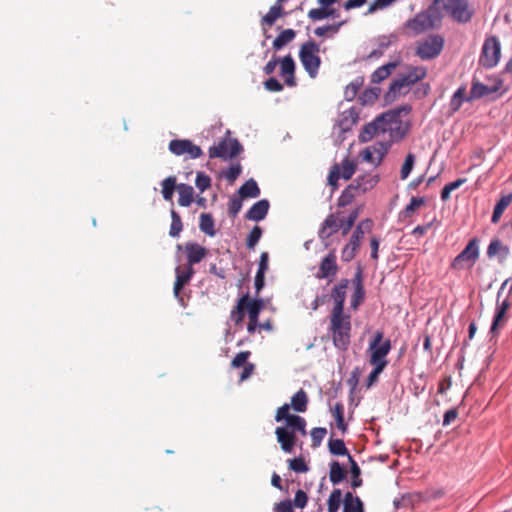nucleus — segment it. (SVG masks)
Returning a JSON list of instances; mask_svg holds the SVG:
<instances>
[{
    "mask_svg": "<svg viewBox=\"0 0 512 512\" xmlns=\"http://www.w3.org/2000/svg\"><path fill=\"white\" fill-rule=\"evenodd\" d=\"M380 181L377 173L367 172L358 175L341 193L338 198V206L349 205L356 197L371 191Z\"/></svg>",
    "mask_w": 512,
    "mask_h": 512,
    "instance_id": "2",
    "label": "nucleus"
},
{
    "mask_svg": "<svg viewBox=\"0 0 512 512\" xmlns=\"http://www.w3.org/2000/svg\"><path fill=\"white\" fill-rule=\"evenodd\" d=\"M185 253L187 255V265L193 266L201 262L207 255L208 251L205 247L198 243L188 242L184 246Z\"/></svg>",
    "mask_w": 512,
    "mask_h": 512,
    "instance_id": "19",
    "label": "nucleus"
},
{
    "mask_svg": "<svg viewBox=\"0 0 512 512\" xmlns=\"http://www.w3.org/2000/svg\"><path fill=\"white\" fill-rule=\"evenodd\" d=\"M169 151L176 156H185L188 159H197L203 152L200 146L189 139H174L169 142Z\"/></svg>",
    "mask_w": 512,
    "mask_h": 512,
    "instance_id": "12",
    "label": "nucleus"
},
{
    "mask_svg": "<svg viewBox=\"0 0 512 512\" xmlns=\"http://www.w3.org/2000/svg\"><path fill=\"white\" fill-rule=\"evenodd\" d=\"M171 220L172 221H171L169 235L172 237H177L183 229V224H182L181 217L175 210H171Z\"/></svg>",
    "mask_w": 512,
    "mask_h": 512,
    "instance_id": "51",
    "label": "nucleus"
},
{
    "mask_svg": "<svg viewBox=\"0 0 512 512\" xmlns=\"http://www.w3.org/2000/svg\"><path fill=\"white\" fill-rule=\"evenodd\" d=\"M296 37V31L293 29H285L283 30L273 41L272 47L274 50L278 51L282 49L285 45L292 42Z\"/></svg>",
    "mask_w": 512,
    "mask_h": 512,
    "instance_id": "31",
    "label": "nucleus"
},
{
    "mask_svg": "<svg viewBox=\"0 0 512 512\" xmlns=\"http://www.w3.org/2000/svg\"><path fill=\"white\" fill-rule=\"evenodd\" d=\"M248 300L249 294L247 293L239 298L237 305L231 311L230 318L236 325L241 324L244 320Z\"/></svg>",
    "mask_w": 512,
    "mask_h": 512,
    "instance_id": "25",
    "label": "nucleus"
},
{
    "mask_svg": "<svg viewBox=\"0 0 512 512\" xmlns=\"http://www.w3.org/2000/svg\"><path fill=\"white\" fill-rule=\"evenodd\" d=\"M269 207L270 204L268 200H259L258 202L254 203L252 207L247 211L245 217L248 220L261 221L266 217Z\"/></svg>",
    "mask_w": 512,
    "mask_h": 512,
    "instance_id": "23",
    "label": "nucleus"
},
{
    "mask_svg": "<svg viewBox=\"0 0 512 512\" xmlns=\"http://www.w3.org/2000/svg\"><path fill=\"white\" fill-rule=\"evenodd\" d=\"M479 257V245L476 238L471 239L466 247L452 261L451 268L462 269L464 263L473 265Z\"/></svg>",
    "mask_w": 512,
    "mask_h": 512,
    "instance_id": "13",
    "label": "nucleus"
},
{
    "mask_svg": "<svg viewBox=\"0 0 512 512\" xmlns=\"http://www.w3.org/2000/svg\"><path fill=\"white\" fill-rule=\"evenodd\" d=\"M242 151V146L237 139L224 138L209 148L210 158H221L223 160L236 157Z\"/></svg>",
    "mask_w": 512,
    "mask_h": 512,
    "instance_id": "10",
    "label": "nucleus"
},
{
    "mask_svg": "<svg viewBox=\"0 0 512 512\" xmlns=\"http://www.w3.org/2000/svg\"><path fill=\"white\" fill-rule=\"evenodd\" d=\"M286 422V428H288L290 431H293L294 434L296 431H299L302 435H306V421L303 417L292 415Z\"/></svg>",
    "mask_w": 512,
    "mask_h": 512,
    "instance_id": "38",
    "label": "nucleus"
},
{
    "mask_svg": "<svg viewBox=\"0 0 512 512\" xmlns=\"http://www.w3.org/2000/svg\"><path fill=\"white\" fill-rule=\"evenodd\" d=\"M308 18L312 21H321L323 19H326L328 17H335L336 16V10H327L323 7L319 8H313L308 11L307 14Z\"/></svg>",
    "mask_w": 512,
    "mask_h": 512,
    "instance_id": "44",
    "label": "nucleus"
},
{
    "mask_svg": "<svg viewBox=\"0 0 512 512\" xmlns=\"http://www.w3.org/2000/svg\"><path fill=\"white\" fill-rule=\"evenodd\" d=\"M373 366V370L370 372L367 378V387H371L375 382H377L379 375L385 369V366L371 364Z\"/></svg>",
    "mask_w": 512,
    "mask_h": 512,
    "instance_id": "61",
    "label": "nucleus"
},
{
    "mask_svg": "<svg viewBox=\"0 0 512 512\" xmlns=\"http://www.w3.org/2000/svg\"><path fill=\"white\" fill-rule=\"evenodd\" d=\"M241 172H242L241 165L240 164H234L225 172V178L230 183H233L239 177Z\"/></svg>",
    "mask_w": 512,
    "mask_h": 512,
    "instance_id": "62",
    "label": "nucleus"
},
{
    "mask_svg": "<svg viewBox=\"0 0 512 512\" xmlns=\"http://www.w3.org/2000/svg\"><path fill=\"white\" fill-rule=\"evenodd\" d=\"M162 186V196L166 201H171L174 190L177 189L176 184V177L175 176H169L166 179H164L161 183Z\"/></svg>",
    "mask_w": 512,
    "mask_h": 512,
    "instance_id": "41",
    "label": "nucleus"
},
{
    "mask_svg": "<svg viewBox=\"0 0 512 512\" xmlns=\"http://www.w3.org/2000/svg\"><path fill=\"white\" fill-rule=\"evenodd\" d=\"M364 297H365L364 288L359 287L358 289H354V293L352 295V300H351V307L353 309H357L358 306L363 302Z\"/></svg>",
    "mask_w": 512,
    "mask_h": 512,
    "instance_id": "63",
    "label": "nucleus"
},
{
    "mask_svg": "<svg viewBox=\"0 0 512 512\" xmlns=\"http://www.w3.org/2000/svg\"><path fill=\"white\" fill-rule=\"evenodd\" d=\"M343 512H364V507L359 497H354L351 492H347L343 499Z\"/></svg>",
    "mask_w": 512,
    "mask_h": 512,
    "instance_id": "27",
    "label": "nucleus"
},
{
    "mask_svg": "<svg viewBox=\"0 0 512 512\" xmlns=\"http://www.w3.org/2000/svg\"><path fill=\"white\" fill-rule=\"evenodd\" d=\"M501 56V45L497 37L491 36L485 39L479 63L485 68L495 67Z\"/></svg>",
    "mask_w": 512,
    "mask_h": 512,
    "instance_id": "9",
    "label": "nucleus"
},
{
    "mask_svg": "<svg viewBox=\"0 0 512 512\" xmlns=\"http://www.w3.org/2000/svg\"><path fill=\"white\" fill-rule=\"evenodd\" d=\"M357 170V163L354 159L345 157L340 163H334L329 171L327 181L333 190L338 188L340 179L350 180Z\"/></svg>",
    "mask_w": 512,
    "mask_h": 512,
    "instance_id": "8",
    "label": "nucleus"
},
{
    "mask_svg": "<svg viewBox=\"0 0 512 512\" xmlns=\"http://www.w3.org/2000/svg\"><path fill=\"white\" fill-rule=\"evenodd\" d=\"M275 434L282 450L286 453H291L297 441V437L293 431L285 427H277Z\"/></svg>",
    "mask_w": 512,
    "mask_h": 512,
    "instance_id": "20",
    "label": "nucleus"
},
{
    "mask_svg": "<svg viewBox=\"0 0 512 512\" xmlns=\"http://www.w3.org/2000/svg\"><path fill=\"white\" fill-rule=\"evenodd\" d=\"M289 468L297 473L308 471V466L302 458H294L289 460Z\"/></svg>",
    "mask_w": 512,
    "mask_h": 512,
    "instance_id": "59",
    "label": "nucleus"
},
{
    "mask_svg": "<svg viewBox=\"0 0 512 512\" xmlns=\"http://www.w3.org/2000/svg\"><path fill=\"white\" fill-rule=\"evenodd\" d=\"M379 92H380V90L378 88L367 89L363 92L360 99L363 104H367V103L372 104L378 99Z\"/></svg>",
    "mask_w": 512,
    "mask_h": 512,
    "instance_id": "58",
    "label": "nucleus"
},
{
    "mask_svg": "<svg viewBox=\"0 0 512 512\" xmlns=\"http://www.w3.org/2000/svg\"><path fill=\"white\" fill-rule=\"evenodd\" d=\"M373 221L371 219L362 220L353 231L350 241L345 245L341 252V258L345 262H350L359 250L365 233L371 232Z\"/></svg>",
    "mask_w": 512,
    "mask_h": 512,
    "instance_id": "6",
    "label": "nucleus"
},
{
    "mask_svg": "<svg viewBox=\"0 0 512 512\" xmlns=\"http://www.w3.org/2000/svg\"><path fill=\"white\" fill-rule=\"evenodd\" d=\"M177 190L179 193L178 203L180 206L188 207L193 202L194 189L187 184H178Z\"/></svg>",
    "mask_w": 512,
    "mask_h": 512,
    "instance_id": "29",
    "label": "nucleus"
},
{
    "mask_svg": "<svg viewBox=\"0 0 512 512\" xmlns=\"http://www.w3.org/2000/svg\"><path fill=\"white\" fill-rule=\"evenodd\" d=\"M262 236V229L260 226H254L247 236L246 246L249 249H254Z\"/></svg>",
    "mask_w": 512,
    "mask_h": 512,
    "instance_id": "53",
    "label": "nucleus"
},
{
    "mask_svg": "<svg viewBox=\"0 0 512 512\" xmlns=\"http://www.w3.org/2000/svg\"><path fill=\"white\" fill-rule=\"evenodd\" d=\"M342 501V492L340 489L335 488L329 495L327 501L328 512H338Z\"/></svg>",
    "mask_w": 512,
    "mask_h": 512,
    "instance_id": "47",
    "label": "nucleus"
},
{
    "mask_svg": "<svg viewBox=\"0 0 512 512\" xmlns=\"http://www.w3.org/2000/svg\"><path fill=\"white\" fill-rule=\"evenodd\" d=\"M362 85H363V79L360 77H357L352 82H350L346 86L345 92H344L346 100L352 101L356 97V95Z\"/></svg>",
    "mask_w": 512,
    "mask_h": 512,
    "instance_id": "48",
    "label": "nucleus"
},
{
    "mask_svg": "<svg viewBox=\"0 0 512 512\" xmlns=\"http://www.w3.org/2000/svg\"><path fill=\"white\" fill-rule=\"evenodd\" d=\"M286 12L284 11L283 7L279 4H274L270 7L268 13L264 15L261 19V25L262 27L268 26L271 27L274 25L276 20L282 16H284Z\"/></svg>",
    "mask_w": 512,
    "mask_h": 512,
    "instance_id": "26",
    "label": "nucleus"
},
{
    "mask_svg": "<svg viewBox=\"0 0 512 512\" xmlns=\"http://www.w3.org/2000/svg\"><path fill=\"white\" fill-rule=\"evenodd\" d=\"M280 74L287 86L294 87L296 85L295 62L290 54L280 61Z\"/></svg>",
    "mask_w": 512,
    "mask_h": 512,
    "instance_id": "18",
    "label": "nucleus"
},
{
    "mask_svg": "<svg viewBox=\"0 0 512 512\" xmlns=\"http://www.w3.org/2000/svg\"><path fill=\"white\" fill-rule=\"evenodd\" d=\"M263 308L261 299H251L247 301L246 311L248 313L249 321L258 322V317Z\"/></svg>",
    "mask_w": 512,
    "mask_h": 512,
    "instance_id": "34",
    "label": "nucleus"
},
{
    "mask_svg": "<svg viewBox=\"0 0 512 512\" xmlns=\"http://www.w3.org/2000/svg\"><path fill=\"white\" fill-rule=\"evenodd\" d=\"M411 110L408 106L399 107L385 113H382L374 121L366 124L362 129L359 139L361 142H369L374 137L383 136L388 134V139L391 141H400L406 134V129L403 127L401 120V113H409Z\"/></svg>",
    "mask_w": 512,
    "mask_h": 512,
    "instance_id": "1",
    "label": "nucleus"
},
{
    "mask_svg": "<svg viewBox=\"0 0 512 512\" xmlns=\"http://www.w3.org/2000/svg\"><path fill=\"white\" fill-rule=\"evenodd\" d=\"M390 350L391 341L389 339L384 340V333L382 331H376L369 342V363L386 367L388 364L386 357Z\"/></svg>",
    "mask_w": 512,
    "mask_h": 512,
    "instance_id": "7",
    "label": "nucleus"
},
{
    "mask_svg": "<svg viewBox=\"0 0 512 512\" xmlns=\"http://www.w3.org/2000/svg\"><path fill=\"white\" fill-rule=\"evenodd\" d=\"M195 184L201 192H204L211 186V179L205 173L198 172L196 175Z\"/></svg>",
    "mask_w": 512,
    "mask_h": 512,
    "instance_id": "55",
    "label": "nucleus"
},
{
    "mask_svg": "<svg viewBox=\"0 0 512 512\" xmlns=\"http://www.w3.org/2000/svg\"><path fill=\"white\" fill-rule=\"evenodd\" d=\"M308 397L303 389L297 391L291 398V406L296 412H305L307 410Z\"/></svg>",
    "mask_w": 512,
    "mask_h": 512,
    "instance_id": "33",
    "label": "nucleus"
},
{
    "mask_svg": "<svg viewBox=\"0 0 512 512\" xmlns=\"http://www.w3.org/2000/svg\"><path fill=\"white\" fill-rule=\"evenodd\" d=\"M344 24V22H339L335 24H329L321 27H317L314 30V34L318 37H332L336 33H338L340 27Z\"/></svg>",
    "mask_w": 512,
    "mask_h": 512,
    "instance_id": "46",
    "label": "nucleus"
},
{
    "mask_svg": "<svg viewBox=\"0 0 512 512\" xmlns=\"http://www.w3.org/2000/svg\"><path fill=\"white\" fill-rule=\"evenodd\" d=\"M349 462L351 465L350 472L352 475L351 486L355 489L362 485V479L360 478L361 470L352 456H349Z\"/></svg>",
    "mask_w": 512,
    "mask_h": 512,
    "instance_id": "49",
    "label": "nucleus"
},
{
    "mask_svg": "<svg viewBox=\"0 0 512 512\" xmlns=\"http://www.w3.org/2000/svg\"><path fill=\"white\" fill-rule=\"evenodd\" d=\"M328 449L332 455L336 456H351L345 443L341 439H330L328 442Z\"/></svg>",
    "mask_w": 512,
    "mask_h": 512,
    "instance_id": "43",
    "label": "nucleus"
},
{
    "mask_svg": "<svg viewBox=\"0 0 512 512\" xmlns=\"http://www.w3.org/2000/svg\"><path fill=\"white\" fill-rule=\"evenodd\" d=\"M395 67V63H388L386 65L380 66L373 72L371 76L372 82L380 83L381 81L385 80L386 78L389 77V75L391 74L392 70L395 69Z\"/></svg>",
    "mask_w": 512,
    "mask_h": 512,
    "instance_id": "40",
    "label": "nucleus"
},
{
    "mask_svg": "<svg viewBox=\"0 0 512 512\" xmlns=\"http://www.w3.org/2000/svg\"><path fill=\"white\" fill-rule=\"evenodd\" d=\"M348 284L349 281L347 279H342L340 283L333 288L331 297L334 301V307L331 312H344Z\"/></svg>",
    "mask_w": 512,
    "mask_h": 512,
    "instance_id": "21",
    "label": "nucleus"
},
{
    "mask_svg": "<svg viewBox=\"0 0 512 512\" xmlns=\"http://www.w3.org/2000/svg\"><path fill=\"white\" fill-rule=\"evenodd\" d=\"M500 253L503 259H505L509 254V248L503 245L499 239H493L487 248V255L492 258Z\"/></svg>",
    "mask_w": 512,
    "mask_h": 512,
    "instance_id": "39",
    "label": "nucleus"
},
{
    "mask_svg": "<svg viewBox=\"0 0 512 512\" xmlns=\"http://www.w3.org/2000/svg\"><path fill=\"white\" fill-rule=\"evenodd\" d=\"M424 204L425 200L423 197H412L410 203L402 211L403 217L407 218L412 216V214Z\"/></svg>",
    "mask_w": 512,
    "mask_h": 512,
    "instance_id": "52",
    "label": "nucleus"
},
{
    "mask_svg": "<svg viewBox=\"0 0 512 512\" xmlns=\"http://www.w3.org/2000/svg\"><path fill=\"white\" fill-rule=\"evenodd\" d=\"M444 39L440 35H431L418 43L416 55L423 60L436 58L442 51Z\"/></svg>",
    "mask_w": 512,
    "mask_h": 512,
    "instance_id": "11",
    "label": "nucleus"
},
{
    "mask_svg": "<svg viewBox=\"0 0 512 512\" xmlns=\"http://www.w3.org/2000/svg\"><path fill=\"white\" fill-rule=\"evenodd\" d=\"M467 99H468V97H466V87L465 86L459 87L455 91V93L452 95L450 103H449L451 112H453V113L457 112L461 108L463 102L465 100L468 101Z\"/></svg>",
    "mask_w": 512,
    "mask_h": 512,
    "instance_id": "35",
    "label": "nucleus"
},
{
    "mask_svg": "<svg viewBox=\"0 0 512 512\" xmlns=\"http://www.w3.org/2000/svg\"><path fill=\"white\" fill-rule=\"evenodd\" d=\"M200 230L206 235L213 237L216 234V230L214 227V219L209 213H202L200 215Z\"/></svg>",
    "mask_w": 512,
    "mask_h": 512,
    "instance_id": "36",
    "label": "nucleus"
},
{
    "mask_svg": "<svg viewBox=\"0 0 512 512\" xmlns=\"http://www.w3.org/2000/svg\"><path fill=\"white\" fill-rule=\"evenodd\" d=\"M320 46L313 40H308L301 44L299 49V59L304 70L311 78H316L321 66L319 56Z\"/></svg>",
    "mask_w": 512,
    "mask_h": 512,
    "instance_id": "4",
    "label": "nucleus"
},
{
    "mask_svg": "<svg viewBox=\"0 0 512 512\" xmlns=\"http://www.w3.org/2000/svg\"><path fill=\"white\" fill-rule=\"evenodd\" d=\"M251 352L250 351H242L238 353L232 360L231 366L233 368H239L241 366L246 365L248 358L250 357Z\"/></svg>",
    "mask_w": 512,
    "mask_h": 512,
    "instance_id": "60",
    "label": "nucleus"
},
{
    "mask_svg": "<svg viewBox=\"0 0 512 512\" xmlns=\"http://www.w3.org/2000/svg\"><path fill=\"white\" fill-rule=\"evenodd\" d=\"M351 316L344 312H331L329 332L334 346L345 351L351 342Z\"/></svg>",
    "mask_w": 512,
    "mask_h": 512,
    "instance_id": "3",
    "label": "nucleus"
},
{
    "mask_svg": "<svg viewBox=\"0 0 512 512\" xmlns=\"http://www.w3.org/2000/svg\"><path fill=\"white\" fill-rule=\"evenodd\" d=\"M512 202V193H509L507 195H503L500 200L496 203L491 222L496 224L500 221L503 212L506 210V208L511 204Z\"/></svg>",
    "mask_w": 512,
    "mask_h": 512,
    "instance_id": "28",
    "label": "nucleus"
},
{
    "mask_svg": "<svg viewBox=\"0 0 512 512\" xmlns=\"http://www.w3.org/2000/svg\"><path fill=\"white\" fill-rule=\"evenodd\" d=\"M394 142L395 141H391V139L384 138L383 140L377 141L375 144L369 146L371 151L376 156V167L379 166L382 163L384 157L386 156V154L388 153L391 145Z\"/></svg>",
    "mask_w": 512,
    "mask_h": 512,
    "instance_id": "24",
    "label": "nucleus"
},
{
    "mask_svg": "<svg viewBox=\"0 0 512 512\" xmlns=\"http://www.w3.org/2000/svg\"><path fill=\"white\" fill-rule=\"evenodd\" d=\"M331 413L336 421V427L342 433H346L348 430V425L345 423L344 420V405L340 402L336 403L331 409Z\"/></svg>",
    "mask_w": 512,
    "mask_h": 512,
    "instance_id": "32",
    "label": "nucleus"
},
{
    "mask_svg": "<svg viewBox=\"0 0 512 512\" xmlns=\"http://www.w3.org/2000/svg\"><path fill=\"white\" fill-rule=\"evenodd\" d=\"M274 512H294L291 500H283L274 505Z\"/></svg>",
    "mask_w": 512,
    "mask_h": 512,
    "instance_id": "64",
    "label": "nucleus"
},
{
    "mask_svg": "<svg viewBox=\"0 0 512 512\" xmlns=\"http://www.w3.org/2000/svg\"><path fill=\"white\" fill-rule=\"evenodd\" d=\"M511 303L508 298L504 299L501 303H498L496 312L493 318V322L490 328V332L493 335H497L499 330L504 327L507 322V311L510 309Z\"/></svg>",
    "mask_w": 512,
    "mask_h": 512,
    "instance_id": "15",
    "label": "nucleus"
},
{
    "mask_svg": "<svg viewBox=\"0 0 512 512\" xmlns=\"http://www.w3.org/2000/svg\"><path fill=\"white\" fill-rule=\"evenodd\" d=\"M239 195L241 199L256 198L260 195V189L254 179L247 180L240 188Z\"/></svg>",
    "mask_w": 512,
    "mask_h": 512,
    "instance_id": "30",
    "label": "nucleus"
},
{
    "mask_svg": "<svg viewBox=\"0 0 512 512\" xmlns=\"http://www.w3.org/2000/svg\"><path fill=\"white\" fill-rule=\"evenodd\" d=\"M175 273L176 279L173 287V294L174 297L178 300L179 304L182 307H186L187 303L185 302L184 297L181 295V290L186 284L189 283L195 271L193 267L187 265L184 269L179 266L176 267Z\"/></svg>",
    "mask_w": 512,
    "mask_h": 512,
    "instance_id": "14",
    "label": "nucleus"
},
{
    "mask_svg": "<svg viewBox=\"0 0 512 512\" xmlns=\"http://www.w3.org/2000/svg\"><path fill=\"white\" fill-rule=\"evenodd\" d=\"M427 70L424 67H410L407 73L400 75L394 80L389 88L387 97L395 98L396 96L405 93L403 90L410 88L412 85L426 77Z\"/></svg>",
    "mask_w": 512,
    "mask_h": 512,
    "instance_id": "5",
    "label": "nucleus"
},
{
    "mask_svg": "<svg viewBox=\"0 0 512 512\" xmlns=\"http://www.w3.org/2000/svg\"><path fill=\"white\" fill-rule=\"evenodd\" d=\"M358 217V211L354 210L346 219H342V235L348 234L351 228L354 226L355 221Z\"/></svg>",
    "mask_w": 512,
    "mask_h": 512,
    "instance_id": "56",
    "label": "nucleus"
},
{
    "mask_svg": "<svg viewBox=\"0 0 512 512\" xmlns=\"http://www.w3.org/2000/svg\"><path fill=\"white\" fill-rule=\"evenodd\" d=\"M338 272V266L336 262L335 252H330L327 256H325L319 265V269L316 273V277L318 279H326L330 277H334Z\"/></svg>",
    "mask_w": 512,
    "mask_h": 512,
    "instance_id": "16",
    "label": "nucleus"
},
{
    "mask_svg": "<svg viewBox=\"0 0 512 512\" xmlns=\"http://www.w3.org/2000/svg\"><path fill=\"white\" fill-rule=\"evenodd\" d=\"M431 26V21L426 15H417L410 23L409 27L416 33L424 32Z\"/></svg>",
    "mask_w": 512,
    "mask_h": 512,
    "instance_id": "42",
    "label": "nucleus"
},
{
    "mask_svg": "<svg viewBox=\"0 0 512 512\" xmlns=\"http://www.w3.org/2000/svg\"><path fill=\"white\" fill-rule=\"evenodd\" d=\"M308 503V495L305 491L299 489L295 493V497L292 501V504L296 508L303 509Z\"/></svg>",
    "mask_w": 512,
    "mask_h": 512,
    "instance_id": "57",
    "label": "nucleus"
},
{
    "mask_svg": "<svg viewBox=\"0 0 512 512\" xmlns=\"http://www.w3.org/2000/svg\"><path fill=\"white\" fill-rule=\"evenodd\" d=\"M346 477V471L340 466L339 462L333 461L330 463L329 478L333 484H338Z\"/></svg>",
    "mask_w": 512,
    "mask_h": 512,
    "instance_id": "45",
    "label": "nucleus"
},
{
    "mask_svg": "<svg viewBox=\"0 0 512 512\" xmlns=\"http://www.w3.org/2000/svg\"><path fill=\"white\" fill-rule=\"evenodd\" d=\"M500 86H501L500 81L492 86L485 85L479 81H473L472 87L470 90V96L468 97L467 100L479 99L484 96L493 94L499 90Z\"/></svg>",
    "mask_w": 512,
    "mask_h": 512,
    "instance_id": "22",
    "label": "nucleus"
},
{
    "mask_svg": "<svg viewBox=\"0 0 512 512\" xmlns=\"http://www.w3.org/2000/svg\"><path fill=\"white\" fill-rule=\"evenodd\" d=\"M312 447H318L321 445L325 435L327 434L326 428L316 427L311 430Z\"/></svg>",
    "mask_w": 512,
    "mask_h": 512,
    "instance_id": "54",
    "label": "nucleus"
},
{
    "mask_svg": "<svg viewBox=\"0 0 512 512\" xmlns=\"http://www.w3.org/2000/svg\"><path fill=\"white\" fill-rule=\"evenodd\" d=\"M415 164V155L413 153H408L405 157L404 163L402 164L400 170V178L405 180L410 175Z\"/></svg>",
    "mask_w": 512,
    "mask_h": 512,
    "instance_id": "50",
    "label": "nucleus"
},
{
    "mask_svg": "<svg viewBox=\"0 0 512 512\" xmlns=\"http://www.w3.org/2000/svg\"><path fill=\"white\" fill-rule=\"evenodd\" d=\"M286 422V428H288L290 431H293L294 434L296 431H299L302 435H306V421L303 417L292 415Z\"/></svg>",
    "mask_w": 512,
    "mask_h": 512,
    "instance_id": "37",
    "label": "nucleus"
},
{
    "mask_svg": "<svg viewBox=\"0 0 512 512\" xmlns=\"http://www.w3.org/2000/svg\"><path fill=\"white\" fill-rule=\"evenodd\" d=\"M342 219L338 217V214H330L323 221L319 230V237L322 240L328 239L333 234L337 233L342 229Z\"/></svg>",
    "mask_w": 512,
    "mask_h": 512,
    "instance_id": "17",
    "label": "nucleus"
}]
</instances>
